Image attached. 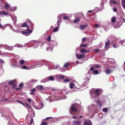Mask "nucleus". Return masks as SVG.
I'll list each match as a JSON object with an SVG mask.
<instances>
[{
    "instance_id": "nucleus-20",
    "label": "nucleus",
    "mask_w": 125,
    "mask_h": 125,
    "mask_svg": "<svg viewBox=\"0 0 125 125\" xmlns=\"http://www.w3.org/2000/svg\"><path fill=\"white\" fill-rule=\"evenodd\" d=\"M112 23H114L116 21V18L115 17H113L111 19Z\"/></svg>"
},
{
    "instance_id": "nucleus-7",
    "label": "nucleus",
    "mask_w": 125,
    "mask_h": 125,
    "mask_svg": "<svg viewBox=\"0 0 125 125\" xmlns=\"http://www.w3.org/2000/svg\"><path fill=\"white\" fill-rule=\"evenodd\" d=\"M29 25V21L27 22H24L22 25V27H28Z\"/></svg>"
},
{
    "instance_id": "nucleus-61",
    "label": "nucleus",
    "mask_w": 125,
    "mask_h": 125,
    "mask_svg": "<svg viewBox=\"0 0 125 125\" xmlns=\"http://www.w3.org/2000/svg\"><path fill=\"white\" fill-rule=\"evenodd\" d=\"M25 104L26 105H27V106H28L29 105L27 103H25Z\"/></svg>"
},
{
    "instance_id": "nucleus-3",
    "label": "nucleus",
    "mask_w": 125,
    "mask_h": 125,
    "mask_svg": "<svg viewBox=\"0 0 125 125\" xmlns=\"http://www.w3.org/2000/svg\"><path fill=\"white\" fill-rule=\"evenodd\" d=\"M9 84L12 86V88L13 89L15 87L17 86V85L16 84V82L13 80L10 81L9 83Z\"/></svg>"
},
{
    "instance_id": "nucleus-60",
    "label": "nucleus",
    "mask_w": 125,
    "mask_h": 125,
    "mask_svg": "<svg viewBox=\"0 0 125 125\" xmlns=\"http://www.w3.org/2000/svg\"><path fill=\"white\" fill-rule=\"evenodd\" d=\"M15 89L16 90H19V89H20V88H15Z\"/></svg>"
},
{
    "instance_id": "nucleus-46",
    "label": "nucleus",
    "mask_w": 125,
    "mask_h": 125,
    "mask_svg": "<svg viewBox=\"0 0 125 125\" xmlns=\"http://www.w3.org/2000/svg\"><path fill=\"white\" fill-rule=\"evenodd\" d=\"M94 51L96 53L98 52H100V50L98 49H96L94 50Z\"/></svg>"
},
{
    "instance_id": "nucleus-35",
    "label": "nucleus",
    "mask_w": 125,
    "mask_h": 125,
    "mask_svg": "<svg viewBox=\"0 0 125 125\" xmlns=\"http://www.w3.org/2000/svg\"><path fill=\"white\" fill-rule=\"evenodd\" d=\"M70 81L68 79H66L64 80L63 81V82L64 83H66L67 82H70Z\"/></svg>"
},
{
    "instance_id": "nucleus-47",
    "label": "nucleus",
    "mask_w": 125,
    "mask_h": 125,
    "mask_svg": "<svg viewBox=\"0 0 125 125\" xmlns=\"http://www.w3.org/2000/svg\"><path fill=\"white\" fill-rule=\"evenodd\" d=\"M94 69V67H91L90 70L91 71H93V70Z\"/></svg>"
},
{
    "instance_id": "nucleus-58",
    "label": "nucleus",
    "mask_w": 125,
    "mask_h": 125,
    "mask_svg": "<svg viewBox=\"0 0 125 125\" xmlns=\"http://www.w3.org/2000/svg\"><path fill=\"white\" fill-rule=\"evenodd\" d=\"M85 52H87V53L89 52V50H85Z\"/></svg>"
},
{
    "instance_id": "nucleus-50",
    "label": "nucleus",
    "mask_w": 125,
    "mask_h": 125,
    "mask_svg": "<svg viewBox=\"0 0 125 125\" xmlns=\"http://www.w3.org/2000/svg\"><path fill=\"white\" fill-rule=\"evenodd\" d=\"M41 104L42 106H41V107L40 108V109H41V108H42L43 107V103L42 102H41Z\"/></svg>"
},
{
    "instance_id": "nucleus-15",
    "label": "nucleus",
    "mask_w": 125,
    "mask_h": 125,
    "mask_svg": "<svg viewBox=\"0 0 125 125\" xmlns=\"http://www.w3.org/2000/svg\"><path fill=\"white\" fill-rule=\"evenodd\" d=\"M121 4L123 8L125 9V0H122Z\"/></svg>"
},
{
    "instance_id": "nucleus-25",
    "label": "nucleus",
    "mask_w": 125,
    "mask_h": 125,
    "mask_svg": "<svg viewBox=\"0 0 125 125\" xmlns=\"http://www.w3.org/2000/svg\"><path fill=\"white\" fill-rule=\"evenodd\" d=\"M70 88L72 89L74 86V84L73 83H71L70 84Z\"/></svg>"
},
{
    "instance_id": "nucleus-6",
    "label": "nucleus",
    "mask_w": 125,
    "mask_h": 125,
    "mask_svg": "<svg viewBox=\"0 0 125 125\" xmlns=\"http://www.w3.org/2000/svg\"><path fill=\"white\" fill-rule=\"evenodd\" d=\"M113 71L110 68H107L106 69L105 71V73L107 74H109L112 73Z\"/></svg>"
},
{
    "instance_id": "nucleus-56",
    "label": "nucleus",
    "mask_w": 125,
    "mask_h": 125,
    "mask_svg": "<svg viewBox=\"0 0 125 125\" xmlns=\"http://www.w3.org/2000/svg\"><path fill=\"white\" fill-rule=\"evenodd\" d=\"M124 42V41H122V42L121 41H120V42L121 43L122 45H123V42Z\"/></svg>"
},
{
    "instance_id": "nucleus-22",
    "label": "nucleus",
    "mask_w": 125,
    "mask_h": 125,
    "mask_svg": "<svg viewBox=\"0 0 125 125\" xmlns=\"http://www.w3.org/2000/svg\"><path fill=\"white\" fill-rule=\"evenodd\" d=\"M70 64L69 63H65L64 65V67L65 68H66L67 67H69Z\"/></svg>"
},
{
    "instance_id": "nucleus-12",
    "label": "nucleus",
    "mask_w": 125,
    "mask_h": 125,
    "mask_svg": "<svg viewBox=\"0 0 125 125\" xmlns=\"http://www.w3.org/2000/svg\"><path fill=\"white\" fill-rule=\"evenodd\" d=\"M27 31H21V33L23 35L27 36L29 35V32H28Z\"/></svg>"
},
{
    "instance_id": "nucleus-33",
    "label": "nucleus",
    "mask_w": 125,
    "mask_h": 125,
    "mask_svg": "<svg viewBox=\"0 0 125 125\" xmlns=\"http://www.w3.org/2000/svg\"><path fill=\"white\" fill-rule=\"evenodd\" d=\"M63 19L66 20H68L69 19V17L68 16H64L63 17Z\"/></svg>"
},
{
    "instance_id": "nucleus-51",
    "label": "nucleus",
    "mask_w": 125,
    "mask_h": 125,
    "mask_svg": "<svg viewBox=\"0 0 125 125\" xmlns=\"http://www.w3.org/2000/svg\"><path fill=\"white\" fill-rule=\"evenodd\" d=\"M32 113H33V115H32V116L34 117L35 116V113L34 112V111H33V110H32Z\"/></svg>"
},
{
    "instance_id": "nucleus-62",
    "label": "nucleus",
    "mask_w": 125,
    "mask_h": 125,
    "mask_svg": "<svg viewBox=\"0 0 125 125\" xmlns=\"http://www.w3.org/2000/svg\"><path fill=\"white\" fill-rule=\"evenodd\" d=\"M103 109H107V108H103Z\"/></svg>"
},
{
    "instance_id": "nucleus-30",
    "label": "nucleus",
    "mask_w": 125,
    "mask_h": 125,
    "mask_svg": "<svg viewBox=\"0 0 125 125\" xmlns=\"http://www.w3.org/2000/svg\"><path fill=\"white\" fill-rule=\"evenodd\" d=\"M33 123V119L32 118L30 120V125H31Z\"/></svg>"
},
{
    "instance_id": "nucleus-40",
    "label": "nucleus",
    "mask_w": 125,
    "mask_h": 125,
    "mask_svg": "<svg viewBox=\"0 0 125 125\" xmlns=\"http://www.w3.org/2000/svg\"><path fill=\"white\" fill-rule=\"evenodd\" d=\"M77 110H70V113H71V114H72V113H71L72 112H76L77 111Z\"/></svg>"
},
{
    "instance_id": "nucleus-21",
    "label": "nucleus",
    "mask_w": 125,
    "mask_h": 125,
    "mask_svg": "<svg viewBox=\"0 0 125 125\" xmlns=\"http://www.w3.org/2000/svg\"><path fill=\"white\" fill-rule=\"evenodd\" d=\"M35 88H33V89H31V90H30V92H31L30 93V94H33V93L35 91Z\"/></svg>"
},
{
    "instance_id": "nucleus-57",
    "label": "nucleus",
    "mask_w": 125,
    "mask_h": 125,
    "mask_svg": "<svg viewBox=\"0 0 125 125\" xmlns=\"http://www.w3.org/2000/svg\"><path fill=\"white\" fill-rule=\"evenodd\" d=\"M75 63L76 64H78L79 63V61L78 60H77L76 61Z\"/></svg>"
},
{
    "instance_id": "nucleus-11",
    "label": "nucleus",
    "mask_w": 125,
    "mask_h": 125,
    "mask_svg": "<svg viewBox=\"0 0 125 125\" xmlns=\"http://www.w3.org/2000/svg\"><path fill=\"white\" fill-rule=\"evenodd\" d=\"M5 9L7 10H9L10 11H12L11 10L10 7H9V5L7 4H6L5 5Z\"/></svg>"
},
{
    "instance_id": "nucleus-16",
    "label": "nucleus",
    "mask_w": 125,
    "mask_h": 125,
    "mask_svg": "<svg viewBox=\"0 0 125 125\" xmlns=\"http://www.w3.org/2000/svg\"><path fill=\"white\" fill-rule=\"evenodd\" d=\"M109 4L110 5L112 4H117V2H116L114 0H110L109 1Z\"/></svg>"
},
{
    "instance_id": "nucleus-13",
    "label": "nucleus",
    "mask_w": 125,
    "mask_h": 125,
    "mask_svg": "<svg viewBox=\"0 0 125 125\" xmlns=\"http://www.w3.org/2000/svg\"><path fill=\"white\" fill-rule=\"evenodd\" d=\"M73 125H81V122L75 120L73 121Z\"/></svg>"
},
{
    "instance_id": "nucleus-43",
    "label": "nucleus",
    "mask_w": 125,
    "mask_h": 125,
    "mask_svg": "<svg viewBox=\"0 0 125 125\" xmlns=\"http://www.w3.org/2000/svg\"><path fill=\"white\" fill-rule=\"evenodd\" d=\"M113 46L114 48H116L117 47L115 43L113 44Z\"/></svg>"
},
{
    "instance_id": "nucleus-27",
    "label": "nucleus",
    "mask_w": 125,
    "mask_h": 125,
    "mask_svg": "<svg viewBox=\"0 0 125 125\" xmlns=\"http://www.w3.org/2000/svg\"><path fill=\"white\" fill-rule=\"evenodd\" d=\"M60 18H61V17H59V16L58 17V21H57V25L58 26H59L60 25V24L59 23L60 21Z\"/></svg>"
},
{
    "instance_id": "nucleus-31",
    "label": "nucleus",
    "mask_w": 125,
    "mask_h": 125,
    "mask_svg": "<svg viewBox=\"0 0 125 125\" xmlns=\"http://www.w3.org/2000/svg\"><path fill=\"white\" fill-rule=\"evenodd\" d=\"M85 49H83L80 50V52L81 53H84L85 52Z\"/></svg>"
},
{
    "instance_id": "nucleus-63",
    "label": "nucleus",
    "mask_w": 125,
    "mask_h": 125,
    "mask_svg": "<svg viewBox=\"0 0 125 125\" xmlns=\"http://www.w3.org/2000/svg\"><path fill=\"white\" fill-rule=\"evenodd\" d=\"M76 117L75 116H74V117H72V118H76Z\"/></svg>"
},
{
    "instance_id": "nucleus-64",
    "label": "nucleus",
    "mask_w": 125,
    "mask_h": 125,
    "mask_svg": "<svg viewBox=\"0 0 125 125\" xmlns=\"http://www.w3.org/2000/svg\"><path fill=\"white\" fill-rule=\"evenodd\" d=\"M8 124L9 125H11V123H10V121H9V122H8Z\"/></svg>"
},
{
    "instance_id": "nucleus-37",
    "label": "nucleus",
    "mask_w": 125,
    "mask_h": 125,
    "mask_svg": "<svg viewBox=\"0 0 125 125\" xmlns=\"http://www.w3.org/2000/svg\"><path fill=\"white\" fill-rule=\"evenodd\" d=\"M47 124L48 123H47L42 122V124L40 125H47Z\"/></svg>"
},
{
    "instance_id": "nucleus-59",
    "label": "nucleus",
    "mask_w": 125,
    "mask_h": 125,
    "mask_svg": "<svg viewBox=\"0 0 125 125\" xmlns=\"http://www.w3.org/2000/svg\"><path fill=\"white\" fill-rule=\"evenodd\" d=\"M9 99H4L3 100V101H7Z\"/></svg>"
},
{
    "instance_id": "nucleus-1",
    "label": "nucleus",
    "mask_w": 125,
    "mask_h": 125,
    "mask_svg": "<svg viewBox=\"0 0 125 125\" xmlns=\"http://www.w3.org/2000/svg\"><path fill=\"white\" fill-rule=\"evenodd\" d=\"M29 25L27 28V31L29 32V33H30L32 32L33 31V26L32 25V23L30 20H29Z\"/></svg>"
},
{
    "instance_id": "nucleus-54",
    "label": "nucleus",
    "mask_w": 125,
    "mask_h": 125,
    "mask_svg": "<svg viewBox=\"0 0 125 125\" xmlns=\"http://www.w3.org/2000/svg\"><path fill=\"white\" fill-rule=\"evenodd\" d=\"M28 101L29 103H30V102H31V99L30 98H29L28 99Z\"/></svg>"
},
{
    "instance_id": "nucleus-9",
    "label": "nucleus",
    "mask_w": 125,
    "mask_h": 125,
    "mask_svg": "<svg viewBox=\"0 0 125 125\" xmlns=\"http://www.w3.org/2000/svg\"><path fill=\"white\" fill-rule=\"evenodd\" d=\"M84 125H92V123L90 120H88L84 122Z\"/></svg>"
},
{
    "instance_id": "nucleus-45",
    "label": "nucleus",
    "mask_w": 125,
    "mask_h": 125,
    "mask_svg": "<svg viewBox=\"0 0 125 125\" xmlns=\"http://www.w3.org/2000/svg\"><path fill=\"white\" fill-rule=\"evenodd\" d=\"M87 45V44H85L84 45H81L80 46L82 47H85Z\"/></svg>"
},
{
    "instance_id": "nucleus-29",
    "label": "nucleus",
    "mask_w": 125,
    "mask_h": 125,
    "mask_svg": "<svg viewBox=\"0 0 125 125\" xmlns=\"http://www.w3.org/2000/svg\"><path fill=\"white\" fill-rule=\"evenodd\" d=\"M58 29V27H56L54 29H53V32H55L57 31Z\"/></svg>"
},
{
    "instance_id": "nucleus-23",
    "label": "nucleus",
    "mask_w": 125,
    "mask_h": 125,
    "mask_svg": "<svg viewBox=\"0 0 125 125\" xmlns=\"http://www.w3.org/2000/svg\"><path fill=\"white\" fill-rule=\"evenodd\" d=\"M25 62L23 60H21L20 62V63L21 65H22L25 63Z\"/></svg>"
},
{
    "instance_id": "nucleus-55",
    "label": "nucleus",
    "mask_w": 125,
    "mask_h": 125,
    "mask_svg": "<svg viewBox=\"0 0 125 125\" xmlns=\"http://www.w3.org/2000/svg\"><path fill=\"white\" fill-rule=\"evenodd\" d=\"M93 12V10H89L88 11V13H90L91 12Z\"/></svg>"
},
{
    "instance_id": "nucleus-14",
    "label": "nucleus",
    "mask_w": 125,
    "mask_h": 125,
    "mask_svg": "<svg viewBox=\"0 0 125 125\" xmlns=\"http://www.w3.org/2000/svg\"><path fill=\"white\" fill-rule=\"evenodd\" d=\"M87 24H86L85 25H81L80 27V28L81 29H83L87 27Z\"/></svg>"
},
{
    "instance_id": "nucleus-38",
    "label": "nucleus",
    "mask_w": 125,
    "mask_h": 125,
    "mask_svg": "<svg viewBox=\"0 0 125 125\" xmlns=\"http://www.w3.org/2000/svg\"><path fill=\"white\" fill-rule=\"evenodd\" d=\"M22 68L26 69H29L28 68H27L26 67V66L25 65H23L22 67Z\"/></svg>"
},
{
    "instance_id": "nucleus-42",
    "label": "nucleus",
    "mask_w": 125,
    "mask_h": 125,
    "mask_svg": "<svg viewBox=\"0 0 125 125\" xmlns=\"http://www.w3.org/2000/svg\"><path fill=\"white\" fill-rule=\"evenodd\" d=\"M114 11L115 12H116L117 10L116 7H115L113 9Z\"/></svg>"
},
{
    "instance_id": "nucleus-8",
    "label": "nucleus",
    "mask_w": 125,
    "mask_h": 125,
    "mask_svg": "<svg viewBox=\"0 0 125 125\" xmlns=\"http://www.w3.org/2000/svg\"><path fill=\"white\" fill-rule=\"evenodd\" d=\"M54 79V77H53L50 76L48 77L47 79H46L45 81H44V82H48V80L50 81H53Z\"/></svg>"
},
{
    "instance_id": "nucleus-53",
    "label": "nucleus",
    "mask_w": 125,
    "mask_h": 125,
    "mask_svg": "<svg viewBox=\"0 0 125 125\" xmlns=\"http://www.w3.org/2000/svg\"><path fill=\"white\" fill-rule=\"evenodd\" d=\"M108 110H102L103 112L105 113Z\"/></svg>"
},
{
    "instance_id": "nucleus-19",
    "label": "nucleus",
    "mask_w": 125,
    "mask_h": 125,
    "mask_svg": "<svg viewBox=\"0 0 125 125\" xmlns=\"http://www.w3.org/2000/svg\"><path fill=\"white\" fill-rule=\"evenodd\" d=\"M110 42V41H108L106 42L105 43V48H106L108 46Z\"/></svg>"
},
{
    "instance_id": "nucleus-41",
    "label": "nucleus",
    "mask_w": 125,
    "mask_h": 125,
    "mask_svg": "<svg viewBox=\"0 0 125 125\" xmlns=\"http://www.w3.org/2000/svg\"><path fill=\"white\" fill-rule=\"evenodd\" d=\"M16 101L22 104L23 105H25L22 102H21V101H18V100H17Z\"/></svg>"
},
{
    "instance_id": "nucleus-49",
    "label": "nucleus",
    "mask_w": 125,
    "mask_h": 125,
    "mask_svg": "<svg viewBox=\"0 0 125 125\" xmlns=\"http://www.w3.org/2000/svg\"><path fill=\"white\" fill-rule=\"evenodd\" d=\"M52 118V117H47L45 119V120H47L48 119H50V118Z\"/></svg>"
},
{
    "instance_id": "nucleus-5",
    "label": "nucleus",
    "mask_w": 125,
    "mask_h": 125,
    "mask_svg": "<svg viewBox=\"0 0 125 125\" xmlns=\"http://www.w3.org/2000/svg\"><path fill=\"white\" fill-rule=\"evenodd\" d=\"M94 94L96 96L99 95L100 94V90L99 89H97L94 91Z\"/></svg>"
},
{
    "instance_id": "nucleus-32",
    "label": "nucleus",
    "mask_w": 125,
    "mask_h": 125,
    "mask_svg": "<svg viewBox=\"0 0 125 125\" xmlns=\"http://www.w3.org/2000/svg\"><path fill=\"white\" fill-rule=\"evenodd\" d=\"M93 72L96 74H98L99 73L98 71L97 70L93 71Z\"/></svg>"
},
{
    "instance_id": "nucleus-2",
    "label": "nucleus",
    "mask_w": 125,
    "mask_h": 125,
    "mask_svg": "<svg viewBox=\"0 0 125 125\" xmlns=\"http://www.w3.org/2000/svg\"><path fill=\"white\" fill-rule=\"evenodd\" d=\"M79 105L74 103L72 105L70 109H79Z\"/></svg>"
},
{
    "instance_id": "nucleus-34",
    "label": "nucleus",
    "mask_w": 125,
    "mask_h": 125,
    "mask_svg": "<svg viewBox=\"0 0 125 125\" xmlns=\"http://www.w3.org/2000/svg\"><path fill=\"white\" fill-rule=\"evenodd\" d=\"M51 36H49L47 38V40L48 41L50 42V41L51 40Z\"/></svg>"
},
{
    "instance_id": "nucleus-10",
    "label": "nucleus",
    "mask_w": 125,
    "mask_h": 125,
    "mask_svg": "<svg viewBox=\"0 0 125 125\" xmlns=\"http://www.w3.org/2000/svg\"><path fill=\"white\" fill-rule=\"evenodd\" d=\"M96 102L99 108L101 109V107H102V105L101 102L98 100H96Z\"/></svg>"
},
{
    "instance_id": "nucleus-36",
    "label": "nucleus",
    "mask_w": 125,
    "mask_h": 125,
    "mask_svg": "<svg viewBox=\"0 0 125 125\" xmlns=\"http://www.w3.org/2000/svg\"><path fill=\"white\" fill-rule=\"evenodd\" d=\"M37 80H31L30 82L31 83H33V82H36Z\"/></svg>"
},
{
    "instance_id": "nucleus-52",
    "label": "nucleus",
    "mask_w": 125,
    "mask_h": 125,
    "mask_svg": "<svg viewBox=\"0 0 125 125\" xmlns=\"http://www.w3.org/2000/svg\"><path fill=\"white\" fill-rule=\"evenodd\" d=\"M82 41H84L86 40V39L84 37L82 39Z\"/></svg>"
},
{
    "instance_id": "nucleus-48",
    "label": "nucleus",
    "mask_w": 125,
    "mask_h": 125,
    "mask_svg": "<svg viewBox=\"0 0 125 125\" xmlns=\"http://www.w3.org/2000/svg\"><path fill=\"white\" fill-rule=\"evenodd\" d=\"M0 62L1 63H4V62L3 60H2L1 59H0Z\"/></svg>"
},
{
    "instance_id": "nucleus-24",
    "label": "nucleus",
    "mask_w": 125,
    "mask_h": 125,
    "mask_svg": "<svg viewBox=\"0 0 125 125\" xmlns=\"http://www.w3.org/2000/svg\"><path fill=\"white\" fill-rule=\"evenodd\" d=\"M58 78L60 79H63L64 78V76L62 75H60L58 76Z\"/></svg>"
},
{
    "instance_id": "nucleus-39",
    "label": "nucleus",
    "mask_w": 125,
    "mask_h": 125,
    "mask_svg": "<svg viewBox=\"0 0 125 125\" xmlns=\"http://www.w3.org/2000/svg\"><path fill=\"white\" fill-rule=\"evenodd\" d=\"M23 86V84L22 83H21L19 85V87H22Z\"/></svg>"
},
{
    "instance_id": "nucleus-44",
    "label": "nucleus",
    "mask_w": 125,
    "mask_h": 125,
    "mask_svg": "<svg viewBox=\"0 0 125 125\" xmlns=\"http://www.w3.org/2000/svg\"><path fill=\"white\" fill-rule=\"evenodd\" d=\"M99 25L98 24H96L94 25V28H96L99 27Z\"/></svg>"
},
{
    "instance_id": "nucleus-28",
    "label": "nucleus",
    "mask_w": 125,
    "mask_h": 125,
    "mask_svg": "<svg viewBox=\"0 0 125 125\" xmlns=\"http://www.w3.org/2000/svg\"><path fill=\"white\" fill-rule=\"evenodd\" d=\"M7 14L5 12L3 11H0V15H7Z\"/></svg>"
},
{
    "instance_id": "nucleus-26",
    "label": "nucleus",
    "mask_w": 125,
    "mask_h": 125,
    "mask_svg": "<svg viewBox=\"0 0 125 125\" xmlns=\"http://www.w3.org/2000/svg\"><path fill=\"white\" fill-rule=\"evenodd\" d=\"M0 28L3 30H4L5 28L4 26H3L0 24Z\"/></svg>"
},
{
    "instance_id": "nucleus-18",
    "label": "nucleus",
    "mask_w": 125,
    "mask_h": 125,
    "mask_svg": "<svg viewBox=\"0 0 125 125\" xmlns=\"http://www.w3.org/2000/svg\"><path fill=\"white\" fill-rule=\"evenodd\" d=\"M80 19L79 17H77L75 20L73 21L74 23H76L77 22L79 21H80Z\"/></svg>"
},
{
    "instance_id": "nucleus-17",
    "label": "nucleus",
    "mask_w": 125,
    "mask_h": 125,
    "mask_svg": "<svg viewBox=\"0 0 125 125\" xmlns=\"http://www.w3.org/2000/svg\"><path fill=\"white\" fill-rule=\"evenodd\" d=\"M37 87L38 89L41 91L43 90L44 89V88L42 85H38L37 86Z\"/></svg>"
},
{
    "instance_id": "nucleus-4",
    "label": "nucleus",
    "mask_w": 125,
    "mask_h": 125,
    "mask_svg": "<svg viewBox=\"0 0 125 125\" xmlns=\"http://www.w3.org/2000/svg\"><path fill=\"white\" fill-rule=\"evenodd\" d=\"M76 58L78 59H81L83 58H85V55L84 54H76Z\"/></svg>"
}]
</instances>
